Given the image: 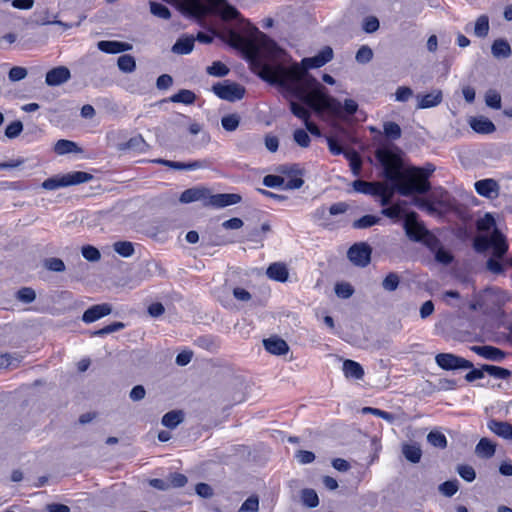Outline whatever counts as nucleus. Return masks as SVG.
Here are the masks:
<instances>
[{
	"label": "nucleus",
	"mask_w": 512,
	"mask_h": 512,
	"mask_svg": "<svg viewBox=\"0 0 512 512\" xmlns=\"http://www.w3.org/2000/svg\"><path fill=\"white\" fill-rule=\"evenodd\" d=\"M182 7L198 19L219 16L225 23L219 32L213 30V35L227 40L233 47L245 49L251 66L264 81L284 88L315 112H341V102L328 95L326 87L308 73V69L320 68L333 59L330 46L313 57L302 59L299 64L292 62L290 55L276 42L245 21L226 0H182Z\"/></svg>",
	"instance_id": "nucleus-1"
},
{
	"label": "nucleus",
	"mask_w": 512,
	"mask_h": 512,
	"mask_svg": "<svg viewBox=\"0 0 512 512\" xmlns=\"http://www.w3.org/2000/svg\"><path fill=\"white\" fill-rule=\"evenodd\" d=\"M401 154V150L395 146H382L376 149L375 157L383 167L385 179L393 182L402 196L429 192L431 185L428 179L435 171V166L426 163L423 167L411 166L403 171Z\"/></svg>",
	"instance_id": "nucleus-2"
},
{
	"label": "nucleus",
	"mask_w": 512,
	"mask_h": 512,
	"mask_svg": "<svg viewBox=\"0 0 512 512\" xmlns=\"http://www.w3.org/2000/svg\"><path fill=\"white\" fill-rule=\"evenodd\" d=\"M496 222L490 213H486L484 217L477 220L476 226L479 231L487 232L493 228L490 236L478 235L473 240V248L479 253H486L492 250L491 257L486 261V269L496 275L505 272L504 264L501 260L506 256L509 245L506 236L495 227Z\"/></svg>",
	"instance_id": "nucleus-3"
},
{
	"label": "nucleus",
	"mask_w": 512,
	"mask_h": 512,
	"mask_svg": "<svg viewBox=\"0 0 512 512\" xmlns=\"http://www.w3.org/2000/svg\"><path fill=\"white\" fill-rule=\"evenodd\" d=\"M403 228L407 237L412 241L421 242L430 248L438 243L436 236L427 230L422 222L418 221V215L414 211L406 214Z\"/></svg>",
	"instance_id": "nucleus-4"
},
{
	"label": "nucleus",
	"mask_w": 512,
	"mask_h": 512,
	"mask_svg": "<svg viewBox=\"0 0 512 512\" xmlns=\"http://www.w3.org/2000/svg\"><path fill=\"white\" fill-rule=\"evenodd\" d=\"M93 175L83 171H74L63 175L50 177L44 180L41 187L45 190H56L62 187L78 185L89 182Z\"/></svg>",
	"instance_id": "nucleus-5"
},
{
	"label": "nucleus",
	"mask_w": 512,
	"mask_h": 512,
	"mask_svg": "<svg viewBox=\"0 0 512 512\" xmlns=\"http://www.w3.org/2000/svg\"><path fill=\"white\" fill-rule=\"evenodd\" d=\"M212 90L219 98L230 102L242 99L245 94V88L243 86L228 81L215 84Z\"/></svg>",
	"instance_id": "nucleus-6"
},
{
	"label": "nucleus",
	"mask_w": 512,
	"mask_h": 512,
	"mask_svg": "<svg viewBox=\"0 0 512 512\" xmlns=\"http://www.w3.org/2000/svg\"><path fill=\"white\" fill-rule=\"evenodd\" d=\"M435 362L443 370L468 369L473 363L452 353H439L435 356Z\"/></svg>",
	"instance_id": "nucleus-7"
},
{
	"label": "nucleus",
	"mask_w": 512,
	"mask_h": 512,
	"mask_svg": "<svg viewBox=\"0 0 512 512\" xmlns=\"http://www.w3.org/2000/svg\"><path fill=\"white\" fill-rule=\"evenodd\" d=\"M371 247L362 242L352 245L348 252V259L356 266L366 267L371 261Z\"/></svg>",
	"instance_id": "nucleus-8"
},
{
	"label": "nucleus",
	"mask_w": 512,
	"mask_h": 512,
	"mask_svg": "<svg viewBox=\"0 0 512 512\" xmlns=\"http://www.w3.org/2000/svg\"><path fill=\"white\" fill-rule=\"evenodd\" d=\"M241 196L236 193H220L210 195L205 206H212L216 208H223L226 206L237 204L241 201Z\"/></svg>",
	"instance_id": "nucleus-9"
},
{
	"label": "nucleus",
	"mask_w": 512,
	"mask_h": 512,
	"mask_svg": "<svg viewBox=\"0 0 512 512\" xmlns=\"http://www.w3.org/2000/svg\"><path fill=\"white\" fill-rule=\"evenodd\" d=\"M112 312V306L109 303L93 305L82 315V321L85 323L95 322Z\"/></svg>",
	"instance_id": "nucleus-10"
},
{
	"label": "nucleus",
	"mask_w": 512,
	"mask_h": 512,
	"mask_svg": "<svg viewBox=\"0 0 512 512\" xmlns=\"http://www.w3.org/2000/svg\"><path fill=\"white\" fill-rule=\"evenodd\" d=\"M210 191L205 187H193L186 189L182 192L179 200L181 203H192L195 201H202L205 205V202L208 201Z\"/></svg>",
	"instance_id": "nucleus-11"
},
{
	"label": "nucleus",
	"mask_w": 512,
	"mask_h": 512,
	"mask_svg": "<svg viewBox=\"0 0 512 512\" xmlns=\"http://www.w3.org/2000/svg\"><path fill=\"white\" fill-rule=\"evenodd\" d=\"M70 77V70L65 66H59L47 72L45 82L49 86H58L67 82Z\"/></svg>",
	"instance_id": "nucleus-12"
},
{
	"label": "nucleus",
	"mask_w": 512,
	"mask_h": 512,
	"mask_svg": "<svg viewBox=\"0 0 512 512\" xmlns=\"http://www.w3.org/2000/svg\"><path fill=\"white\" fill-rule=\"evenodd\" d=\"M470 349L477 355L490 361L501 362L505 358V352L494 346H472Z\"/></svg>",
	"instance_id": "nucleus-13"
},
{
	"label": "nucleus",
	"mask_w": 512,
	"mask_h": 512,
	"mask_svg": "<svg viewBox=\"0 0 512 512\" xmlns=\"http://www.w3.org/2000/svg\"><path fill=\"white\" fill-rule=\"evenodd\" d=\"M476 192L487 198H493L498 195L499 185L494 179H483L475 182Z\"/></svg>",
	"instance_id": "nucleus-14"
},
{
	"label": "nucleus",
	"mask_w": 512,
	"mask_h": 512,
	"mask_svg": "<svg viewBox=\"0 0 512 512\" xmlns=\"http://www.w3.org/2000/svg\"><path fill=\"white\" fill-rule=\"evenodd\" d=\"M487 427L497 436L506 440H512V424L506 421L490 419L487 422Z\"/></svg>",
	"instance_id": "nucleus-15"
},
{
	"label": "nucleus",
	"mask_w": 512,
	"mask_h": 512,
	"mask_svg": "<svg viewBox=\"0 0 512 512\" xmlns=\"http://www.w3.org/2000/svg\"><path fill=\"white\" fill-rule=\"evenodd\" d=\"M100 51L108 54H117L132 49V45L121 41L102 40L97 43Z\"/></svg>",
	"instance_id": "nucleus-16"
},
{
	"label": "nucleus",
	"mask_w": 512,
	"mask_h": 512,
	"mask_svg": "<svg viewBox=\"0 0 512 512\" xmlns=\"http://www.w3.org/2000/svg\"><path fill=\"white\" fill-rule=\"evenodd\" d=\"M469 125L479 134H491L496 130L494 123L484 116L471 117Z\"/></svg>",
	"instance_id": "nucleus-17"
},
{
	"label": "nucleus",
	"mask_w": 512,
	"mask_h": 512,
	"mask_svg": "<svg viewBox=\"0 0 512 512\" xmlns=\"http://www.w3.org/2000/svg\"><path fill=\"white\" fill-rule=\"evenodd\" d=\"M265 349L274 355H284L288 352L289 346L283 339L274 336L263 340Z\"/></svg>",
	"instance_id": "nucleus-18"
},
{
	"label": "nucleus",
	"mask_w": 512,
	"mask_h": 512,
	"mask_svg": "<svg viewBox=\"0 0 512 512\" xmlns=\"http://www.w3.org/2000/svg\"><path fill=\"white\" fill-rule=\"evenodd\" d=\"M417 99L419 100L417 108L427 109L439 105L442 102L443 94L441 90L436 89L423 96L417 95Z\"/></svg>",
	"instance_id": "nucleus-19"
},
{
	"label": "nucleus",
	"mask_w": 512,
	"mask_h": 512,
	"mask_svg": "<svg viewBox=\"0 0 512 512\" xmlns=\"http://www.w3.org/2000/svg\"><path fill=\"white\" fill-rule=\"evenodd\" d=\"M195 37L193 35H187L180 37L175 44L172 46V52L179 55H186L192 52L194 48Z\"/></svg>",
	"instance_id": "nucleus-20"
},
{
	"label": "nucleus",
	"mask_w": 512,
	"mask_h": 512,
	"mask_svg": "<svg viewBox=\"0 0 512 512\" xmlns=\"http://www.w3.org/2000/svg\"><path fill=\"white\" fill-rule=\"evenodd\" d=\"M155 162L160 163L164 166L170 167L175 170H195L199 168L205 167V163L203 161H193L189 163L170 161L164 159H157Z\"/></svg>",
	"instance_id": "nucleus-21"
},
{
	"label": "nucleus",
	"mask_w": 512,
	"mask_h": 512,
	"mask_svg": "<svg viewBox=\"0 0 512 512\" xmlns=\"http://www.w3.org/2000/svg\"><path fill=\"white\" fill-rule=\"evenodd\" d=\"M267 276L275 281L285 282L288 279L289 272L285 264L272 263L266 271Z\"/></svg>",
	"instance_id": "nucleus-22"
},
{
	"label": "nucleus",
	"mask_w": 512,
	"mask_h": 512,
	"mask_svg": "<svg viewBox=\"0 0 512 512\" xmlns=\"http://www.w3.org/2000/svg\"><path fill=\"white\" fill-rule=\"evenodd\" d=\"M343 372L347 378L360 380L364 376V370L362 366L354 361L347 359L343 362Z\"/></svg>",
	"instance_id": "nucleus-23"
},
{
	"label": "nucleus",
	"mask_w": 512,
	"mask_h": 512,
	"mask_svg": "<svg viewBox=\"0 0 512 512\" xmlns=\"http://www.w3.org/2000/svg\"><path fill=\"white\" fill-rule=\"evenodd\" d=\"M377 182H367L361 179L355 180L352 182V187L354 191L366 195H376L380 193L379 187H377Z\"/></svg>",
	"instance_id": "nucleus-24"
},
{
	"label": "nucleus",
	"mask_w": 512,
	"mask_h": 512,
	"mask_svg": "<svg viewBox=\"0 0 512 512\" xmlns=\"http://www.w3.org/2000/svg\"><path fill=\"white\" fill-rule=\"evenodd\" d=\"M184 420L182 410H172L163 415L161 423L169 429H175Z\"/></svg>",
	"instance_id": "nucleus-25"
},
{
	"label": "nucleus",
	"mask_w": 512,
	"mask_h": 512,
	"mask_svg": "<svg viewBox=\"0 0 512 512\" xmlns=\"http://www.w3.org/2000/svg\"><path fill=\"white\" fill-rule=\"evenodd\" d=\"M390 183L392 184L391 186L383 183H378L377 185V187L380 189V193H377L375 196L380 197V204L383 207L390 205L395 191L398 192L396 185L393 182Z\"/></svg>",
	"instance_id": "nucleus-26"
},
{
	"label": "nucleus",
	"mask_w": 512,
	"mask_h": 512,
	"mask_svg": "<svg viewBox=\"0 0 512 512\" xmlns=\"http://www.w3.org/2000/svg\"><path fill=\"white\" fill-rule=\"evenodd\" d=\"M491 52L496 58H508L512 54L509 43L504 39H496L492 44Z\"/></svg>",
	"instance_id": "nucleus-27"
},
{
	"label": "nucleus",
	"mask_w": 512,
	"mask_h": 512,
	"mask_svg": "<svg viewBox=\"0 0 512 512\" xmlns=\"http://www.w3.org/2000/svg\"><path fill=\"white\" fill-rule=\"evenodd\" d=\"M496 445L488 438H482L475 448L478 456L483 458H490L495 454Z\"/></svg>",
	"instance_id": "nucleus-28"
},
{
	"label": "nucleus",
	"mask_w": 512,
	"mask_h": 512,
	"mask_svg": "<svg viewBox=\"0 0 512 512\" xmlns=\"http://www.w3.org/2000/svg\"><path fill=\"white\" fill-rule=\"evenodd\" d=\"M148 144L145 142L141 135H137L129 139L125 144L121 145V150H132L135 152L143 153L148 149Z\"/></svg>",
	"instance_id": "nucleus-29"
},
{
	"label": "nucleus",
	"mask_w": 512,
	"mask_h": 512,
	"mask_svg": "<svg viewBox=\"0 0 512 512\" xmlns=\"http://www.w3.org/2000/svg\"><path fill=\"white\" fill-rule=\"evenodd\" d=\"M402 453L405 458L411 463H418L422 456L421 448L418 444H404L402 446Z\"/></svg>",
	"instance_id": "nucleus-30"
},
{
	"label": "nucleus",
	"mask_w": 512,
	"mask_h": 512,
	"mask_svg": "<svg viewBox=\"0 0 512 512\" xmlns=\"http://www.w3.org/2000/svg\"><path fill=\"white\" fill-rule=\"evenodd\" d=\"M345 158L349 161L350 169L354 176H359L362 169V160L355 150H349L344 153Z\"/></svg>",
	"instance_id": "nucleus-31"
},
{
	"label": "nucleus",
	"mask_w": 512,
	"mask_h": 512,
	"mask_svg": "<svg viewBox=\"0 0 512 512\" xmlns=\"http://www.w3.org/2000/svg\"><path fill=\"white\" fill-rule=\"evenodd\" d=\"M118 68L124 73H132L136 69V61L132 55L125 54L117 60Z\"/></svg>",
	"instance_id": "nucleus-32"
},
{
	"label": "nucleus",
	"mask_w": 512,
	"mask_h": 512,
	"mask_svg": "<svg viewBox=\"0 0 512 512\" xmlns=\"http://www.w3.org/2000/svg\"><path fill=\"white\" fill-rule=\"evenodd\" d=\"M78 150L77 144L73 141L60 139L55 143L54 151L58 155H64Z\"/></svg>",
	"instance_id": "nucleus-33"
},
{
	"label": "nucleus",
	"mask_w": 512,
	"mask_h": 512,
	"mask_svg": "<svg viewBox=\"0 0 512 512\" xmlns=\"http://www.w3.org/2000/svg\"><path fill=\"white\" fill-rule=\"evenodd\" d=\"M381 221L380 217L374 215H364L361 218L355 220L352 223V227L354 229H366L376 224H379Z\"/></svg>",
	"instance_id": "nucleus-34"
},
{
	"label": "nucleus",
	"mask_w": 512,
	"mask_h": 512,
	"mask_svg": "<svg viewBox=\"0 0 512 512\" xmlns=\"http://www.w3.org/2000/svg\"><path fill=\"white\" fill-rule=\"evenodd\" d=\"M196 95L194 92L186 89L180 90L178 93L170 97V101L174 103H183L186 105L194 103Z\"/></svg>",
	"instance_id": "nucleus-35"
},
{
	"label": "nucleus",
	"mask_w": 512,
	"mask_h": 512,
	"mask_svg": "<svg viewBox=\"0 0 512 512\" xmlns=\"http://www.w3.org/2000/svg\"><path fill=\"white\" fill-rule=\"evenodd\" d=\"M301 500L307 507L314 508L319 504V498L314 489L305 488L301 491Z\"/></svg>",
	"instance_id": "nucleus-36"
},
{
	"label": "nucleus",
	"mask_w": 512,
	"mask_h": 512,
	"mask_svg": "<svg viewBox=\"0 0 512 512\" xmlns=\"http://www.w3.org/2000/svg\"><path fill=\"white\" fill-rule=\"evenodd\" d=\"M489 32V18L486 15H481L477 18L474 27V34L477 37L483 38L488 35Z\"/></svg>",
	"instance_id": "nucleus-37"
},
{
	"label": "nucleus",
	"mask_w": 512,
	"mask_h": 512,
	"mask_svg": "<svg viewBox=\"0 0 512 512\" xmlns=\"http://www.w3.org/2000/svg\"><path fill=\"white\" fill-rule=\"evenodd\" d=\"M483 370H485L490 376L497 379H507L511 376L510 370L499 366L484 364Z\"/></svg>",
	"instance_id": "nucleus-38"
},
{
	"label": "nucleus",
	"mask_w": 512,
	"mask_h": 512,
	"mask_svg": "<svg viewBox=\"0 0 512 512\" xmlns=\"http://www.w3.org/2000/svg\"><path fill=\"white\" fill-rule=\"evenodd\" d=\"M114 251L122 257L128 258L134 254V246L129 241H118L113 244Z\"/></svg>",
	"instance_id": "nucleus-39"
},
{
	"label": "nucleus",
	"mask_w": 512,
	"mask_h": 512,
	"mask_svg": "<svg viewBox=\"0 0 512 512\" xmlns=\"http://www.w3.org/2000/svg\"><path fill=\"white\" fill-rule=\"evenodd\" d=\"M290 110L294 116L301 119L304 123L311 117L309 109L295 101H290Z\"/></svg>",
	"instance_id": "nucleus-40"
},
{
	"label": "nucleus",
	"mask_w": 512,
	"mask_h": 512,
	"mask_svg": "<svg viewBox=\"0 0 512 512\" xmlns=\"http://www.w3.org/2000/svg\"><path fill=\"white\" fill-rule=\"evenodd\" d=\"M427 441L430 445L444 449L447 446V439L445 435L439 431H431L427 435Z\"/></svg>",
	"instance_id": "nucleus-41"
},
{
	"label": "nucleus",
	"mask_w": 512,
	"mask_h": 512,
	"mask_svg": "<svg viewBox=\"0 0 512 512\" xmlns=\"http://www.w3.org/2000/svg\"><path fill=\"white\" fill-rule=\"evenodd\" d=\"M400 284V277L395 272H390L382 281V288L385 291L393 292Z\"/></svg>",
	"instance_id": "nucleus-42"
},
{
	"label": "nucleus",
	"mask_w": 512,
	"mask_h": 512,
	"mask_svg": "<svg viewBox=\"0 0 512 512\" xmlns=\"http://www.w3.org/2000/svg\"><path fill=\"white\" fill-rule=\"evenodd\" d=\"M358 110V104L353 99H346L344 101V104H341V112L339 114H332L327 110H323L320 113L327 112L329 115L333 117H342V113L345 112L348 115H353Z\"/></svg>",
	"instance_id": "nucleus-43"
},
{
	"label": "nucleus",
	"mask_w": 512,
	"mask_h": 512,
	"mask_svg": "<svg viewBox=\"0 0 512 512\" xmlns=\"http://www.w3.org/2000/svg\"><path fill=\"white\" fill-rule=\"evenodd\" d=\"M383 129H384L385 136L392 140H397L401 137L402 130H401L400 126L395 122H392V121L385 122L383 124Z\"/></svg>",
	"instance_id": "nucleus-44"
},
{
	"label": "nucleus",
	"mask_w": 512,
	"mask_h": 512,
	"mask_svg": "<svg viewBox=\"0 0 512 512\" xmlns=\"http://www.w3.org/2000/svg\"><path fill=\"white\" fill-rule=\"evenodd\" d=\"M149 4H150V11L154 16L162 18V19H166V20L171 17L170 10L165 5L158 3V2H154V1H150Z\"/></svg>",
	"instance_id": "nucleus-45"
},
{
	"label": "nucleus",
	"mask_w": 512,
	"mask_h": 512,
	"mask_svg": "<svg viewBox=\"0 0 512 512\" xmlns=\"http://www.w3.org/2000/svg\"><path fill=\"white\" fill-rule=\"evenodd\" d=\"M293 140L294 142L302 147V148H307L309 147L310 145V142H311V139H310V136L309 134L307 133L306 130L304 129H296L293 133Z\"/></svg>",
	"instance_id": "nucleus-46"
},
{
	"label": "nucleus",
	"mask_w": 512,
	"mask_h": 512,
	"mask_svg": "<svg viewBox=\"0 0 512 512\" xmlns=\"http://www.w3.org/2000/svg\"><path fill=\"white\" fill-rule=\"evenodd\" d=\"M240 123V117L237 114H229L221 119L222 127L226 131H235Z\"/></svg>",
	"instance_id": "nucleus-47"
},
{
	"label": "nucleus",
	"mask_w": 512,
	"mask_h": 512,
	"mask_svg": "<svg viewBox=\"0 0 512 512\" xmlns=\"http://www.w3.org/2000/svg\"><path fill=\"white\" fill-rule=\"evenodd\" d=\"M485 103L493 109L501 108V95L496 90H488L485 95Z\"/></svg>",
	"instance_id": "nucleus-48"
},
{
	"label": "nucleus",
	"mask_w": 512,
	"mask_h": 512,
	"mask_svg": "<svg viewBox=\"0 0 512 512\" xmlns=\"http://www.w3.org/2000/svg\"><path fill=\"white\" fill-rule=\"evenodd\" d=\"M458 489L459 483L457 479L445 481L439 486V491L447 497H452L454 494H456Z\"/></svg>",
	"instance_id": "nucleus-49"
},
{
	"label": "nucleus",
	"mask_w": 512,
	"mask_h": 512,
	"mask_svg": "<svg viewBox=\"0 0 512 512\" xmlns=\"http://www.w3.org/2000/svg\"><path fill=\"white\" fill-rule=\"evenodd\" d=\"M373 58V51L372 49L367 46L363 45L361 46L355 56V59L360 64H367L369 63Z\"/></svg>",
	"instance_id": "nucleus-50"
},
{
	"label": "nucleus",
	"mask_w": 512,
	"mask_h": 512,
	"mask_svg": "<svg viewBox=\"0 0 512 512\" xmlns=\"http://www.w3.org/2000/svg\"><path fill=\"white\" fill-rule=\"evenodd\" d=\"M207 73L216 77H223L229 73V68L220 61H215L207 68Z\"/></svg>",
	"instance_id": "nucleus-51"
},
{
	"label": "nucleus",
	"mask_w": 512,
	"mask_h": 512,
	"mask_svg": "<svg viewBox=\"0 0 512 512\" xmlns=\"http://www.w3.org/2000/svg\"><path fill=\"white\" fill-rule=\"evenodd\" d=\"M259 510V499L252 495L248 497L239 508L238 512H257Z\"/></svg>",
	"instance_id": "nucleus-52"
},
{
	"label": "nucleus",
	"mask_w": 512,
	"mask_h": 512,
	"mask_svg": "<svg viewBox=\"0 0 512 512\" xmlns=\"http://www.w3.org/2000/svg\"><path fill=\"white\" fill-rule=\"evenodd\" d=\"M456 470L459 476L467 482H472L476 478V472L470 465H458Z\"/></svg>",
	"instance_id": "nucleus-53"
},
{
	"label": "nucleus",
	"mask_w": 512,
	"mask_h": 512,
	"mask_svg": "<svg viewBox=\"0 0 512 512\" xmlns=\"http://www.w3.org/2000/svg\"><path fill=\"white\" fill-rule=\"evenodd\" d=\"M354 293V289L351 284L343 282L335 285V294L342 299L350 298Z\"/></svg>",
	"instance_id": "nucleus-54"
},
{
	"label": "nucleus",
	"mask_w": 512,
	"mask_h": 512,
	"mask_svg": "<svg viewBox=\"0 0 512 512\" xmlns=\"http://www.w3.org/2000/svg\"><path fill=\"white\" fill-rule=\"evenodd\" d=\"M81 252L83 257L90 262H96L101 258L100 251L92 245L83 246Z\"/></svg>",
	"instance_id": "nucleus-55"
},
{
	"label": "nucleus",
	"mask_w": 512,
	"mask_h": 512,
	"mask_svg": "<svg viewBox=\"0 0 512 512\" xmlns=\"http://www.w3.org/2000/svg\"><path fill=\"white\" fill-rule=\"evenodd\" d=\"M28 75L26 68L21 66H14L9 70L8 79L11 82H17L25 79Z\"/></svg>",
	"instance_id": "nucleus-56"
},
{
	"label": "nucleus",
	"mask_w": 512,
	"mask_h": 512,
	"mask_svg": "<svg viewBox=\"0 0 512 512\" xmlns=\"http://www.w3.org/2000/svg\"><path fill=\"white\" fill-rule=\"evenodd\" d=\"M125 327V324L122 323V322H113L97 331H95L93 333V335H96V336H104V335H107V334H111V333H114V332H117V331H120L122 330L123 328Z\"/></svg>",
	"instance_id": "nucleus-57"
},
{
	"label": "nucleus",
	"mask_w": 512,
	"mask_h": 512,
	"mask_svg": "<svg viewBox=\"0 0 512 512\" xmlns=\"http://www.w3.org/2000/svg\"><path fill=\"white\" fill-rule=\"evenodd\" d=\"M362 411H363V413H371V414H373L375 416H378V417L388 421L389 423L394 422V420L396 419L394 414L386 412V411H383V410L378 409V408L365 407V408H363Z\"/></svg>",
	"instance_id": "nucleus-58"
},
{
	"label": "nucleus",
	"mask_w": 512,
	"mask_h": 512,
	"mask_svg": "<svg viewBox=\"0 0 512 512\" xmlns=\"http://www.w3.org/2000/svg\"><path fill=\"white\" fill-rule=\"evenodd\" d=\"M23 130V124L21 121H14L10 123L5 129V136L9 139H14L20 135Z\"/></svg>",
	"instance_id": "nucleus-59"
},
{
	"label": "nucleus",
	"mask_w": 512,
	"mask_h": 512,
	"mask_svg": "<svg viewBox=\"0 0 512 512\" xmlns=\"http://www.w3.org/2000/svg\"><path fill=\"white\" fill-rule=\"evenodd\" d=\"M35 298L36 293L32 288L23 287L17 292V299L24 303H31Z\"/></svg>",
	"instance_id": "nucleus-60"
},
{
	"label": "nucleus",
	"mask_w": 512,
	"mask_h": 512,
	"mask_svg": "<svg viewBox=\"0 0 512 512\" xmlns=\"http://www.w3.org/2000/svg\"><path fill=\"white\" fill-rule=\"evenodd\" d=\"M381 213L391 219L400 218L403 214V209L399 204H394L389 207L385 206Z\"/></svg>",
	"instance_id": "nucleus-61"
},
{
	"label": "nucleus",
	"mask_w": 512,
	"mask_h": 512,
	"mask_svg": "<svg viewBox=\"0 0 512 512\" xmlns=\"http://www.w3.org/2000/svg\"><path fill=\"white\" fill-rule=\"evenodd\" d=\"M379 26V20L375 16L366 17L362 24V28L366 33H373L377 31Z\"/></svg>",
	"instance_id": "nucleus-62"
},
{
	"label": "nucleus",
	"mask_w": 512,
	"mask_h": 512,
	"mask_svg": "<svg viewBox=\"0 0 512 512\" xmlns=\"http://www.w3.org/2000/svg\"><path fill=\"white\" fill-rule=\"evenodd\" d=\"M45 267L54 272H63L65 264L60 258L52 257L45 261Z\"/></svg>",
	"instance_id": "nucleus-63"
},
{
	"label": "nucleus",
	"mask_w": 512,
	"mask_h": 512,
	"mask_svg": "<svg viewBox=\"0 0 512 512\" xmlns=\"http://www.w3.org/2000/svg\"><path fill=\"white\" fill-rule=\"evenodd\" d=\"M284 183H285L284 178L281 176H278V175L270 174V175H266L263 178V184L270 188H276V187L283 186Z\"/></svg>",
	"instance_id": "nucleus-64"
}]
</instances>
